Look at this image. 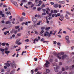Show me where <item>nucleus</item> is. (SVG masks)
I'll return each mask as SVG.
<instances>
[{"label": "nucleus", "instance_id": "nucleus-1", "mask_svg": "<svg viewBox=\"0 0 74 74\" xmlns=\"http://www.w3.org/2000/svg\"><path fill=\"white\" fill-rule=\"evenodd\" d=\"M10 64L12 67H15L16 68V64L14 63H10Z\"/></svg>", "mask_w": 74, "mask_h": 74}, {"label": "nucleus", "instance_id": "nucleus-2", "mask_svg": "<svg viewBox=\"0 0 74 74\" xmlns=\"http://www.w3.org/2000/svg\"><path fill=\"white\" fill-rule=\"evenodd\" d=\"M62 59L63 60V59H64V58H66V59H67V58H68L69 57L67 55H64L62 56Z\"/></svg>", "mask_w": 74, "mask_h": 74}, {"label": "nucleus", "instance_id": "nucleus-3", "mask_svg": "<svg viewBox=\"0 0 74 74\" xmlns=\"http://www.w3.org/2000/svg\"><path fill=\"white\" fill-rule=\"evenodd\" d=\"M8 62H10V61H7V63H5V65H6L7 67H9L10 66V64L8 63Z\"/></svg>", "mask_w": 74, "mask_h": 74}, {"label": "nucleus", "instance_id": "nucleus-4", "mask_svg": "<svg viewBox=\"0 0 74 74\" xmlns=\"http://www.w3.org/2000/svg\"><path fill=\"white\" fill-rule=\"evenodd\" d=\"M60 55H64V53H63V52H62L60 53H58V54H56V55H57V56H60Z\"/></svg>", "mask_w": 74, "mask_h": 74}, {"label": "nucleus", "instance_id": "nucleus-5", "mask_svg": "<svg viewBox=\"0 0 74 74\" xmlns=\"http://www.w3.org/2000/svg\"><path fill=\"white\" fill-rule=\"evenodd\" d=\"M53 7L55 8H57L59 7V5L57 4H55L53 5Z\"/></svg>", "mask_w": 74, "mask_h": 74}, {"label": "nucleus", "instance_id": "nucleus-6", "mask_svg": "<svg viewBox=\"0 0 74 74\" xmlns=\"http://www.w3.org/2000/svg\"><path fill=\"white\" fill-rule=\"evenodd\" d=\"M58 69H59V66H57L56 67V69L54 70L55 72H58Z\"/></svg>", "mask_w": 74, "mask_h": 74}, {"label": "nucleus", "instance_id": "nucleus-7", "mask_svg": "<svg viewBox=\"0 0 74 74\" xmlns=\"http://www.w3.org/2000/svg\"><path fill=\"white\" fill-rule=\"evenodd\" d=\"M0 15H2V17H4V14L3 13L1 10L0 11Z\"/></svg>", "mask_w": 74, "mask_h": 74}, {"label": "nucleus", "instance_id": "nucleus-8", "mask_svg": "<svg viewBox=\"0 0 74 74\" xmlns=\"http://www.w3.org/2000/svg\"><path fill=\"white\" fill-rule=\"evenodd\" d=\"M38 40H39L38 39H37V38H35L34 40V42L33 43L34 44H36V41H37V42H38Z\"/></svg>", "mask_w": 74, "mask_h": 74}, {"label": "nucleus", "instance_id": "nucleus-9", "mask_svg": "<svg viewBox=\"0 0 74 74\" xmlns=\"http://www.w3.org/2000/svg\"><path fill=\"white\" fill-rule=\"evenodd\" d=\"M65 17L66 19H70V17H69V16H68V15H67V14H66L65 15Z\"/></svg>", "mask_w": 74, "mask_h": 74}, {"label": "nucleus", "instance_id": "nucleus-10", "mask_svg": "<svg viewBox=\"0 0 74 74\" xmlns=\"http://www.w3.org/2000/svg\"><path fill=\"white\" fill-rule=\"evenodd\" d=\"M13 3L16 6H18V4H17V3H16V2L15 1H13Z\"/></svg>", "mask_w": 74, "mask_h": 74}, {"label": "nucleus", "instance_id": "nucleus-11", "mask_svg": "<svg viewBox=\"0 0 74 74\" xmlns=\"http://www.w3.org/2000/svg\"><path fill=\"white\" fill-rule=\"evenodd\" d=\"M74 67V65H73L72 66H71L69 67L70 70H73Z\"/></svg>", "mask_w": 74, "mask_h": 74}, {"label": "nucleus", "instance_id": "nucleus-12", "mask_svg": "<svg viewBox=\"0 0 74 74\" xmlns=\"http://www.w3.org/2000/svg\"><path fill=\"white\" fill-rule=\"evenodd\" d=\"M66 13L67 14H68V15H71V13L69 12L66 11Z\"/></svg>", "mask_w": 74, "mask_h": 74}, {"label": "nucleus", "instance_id": "nucleus-13", "mask_svg": "<svg viewBox=\"0 0 74 74\" xmlns=\"http://www.w3.org/2000/svg\"><path fill=\"white\" fill-rule=\"evenodd\" d=\"M52 17L53 18H54V16H55V17H57V15L55 14H53L52 15Z\"/></svg>", "mask_w": 74, "mask_h": 74}, {"label": "nucleus", "instance_id": "nucleus-14", "mask_svg": "<svg viewBox=\"0 0 74 74\" xmlns=\"http://www.w3.org/2000/svg\"><path fill=\"white\" fill-rule=\"evenodd\" d=\"M36 18L34 17L32 18V21H33V22H35V21H36Z\"/></svg>", "mask_w": 74, "mask_h": 74}, {"label": "nucleus", "instance_id": "nucleus-15", "mask_svg": "<svg viewBox=\"0 0 74 74\" xmlns=\"http://www.w3.org/2000/svg\"><path fill=\"white\" fill-rule=\"evenodd\" d=\"M10 23H11L10 21H7L5 22V24H6V25H7V24H10Z\"/></svg>", "mask_w": 74, "mask_h": 74}, {"label": "nucleus", "instance_id": "nucleus-16", "mask_svg": "<svg viewBox=\"0 0 74 74\" xmlns=\"http://www.w3.org/2000/svg\"><path fill=\"white\" fill-rule=\"evenodd\" d=\"M4 52L5 53L8 54V53H9L10 52L9 51H8L7 50L5 51Z\"/></svg>", "mask_w": 74, "mask_h": 74}, {"label": "nucleus", "instance_id": "nucleus-17", "mask_svg": "<svg viewBox=\"0 0 74 74\" xmlns=\"http://www.w3.org/2000/svg\"><path fill=\"white\" fill-rule=\"evenodd\" d=\"M65 39L66 40H69V37L68 36H66L65 37Z\"/></svg>", "mask_w": 74, "mask_h": 74}, {"label": "nucleus", "instance_id": "nucleus-18", "mask_svg": "<svg viewBox=\"0 0 74 74\" xmlns=\"http://www.w3.org/2000/svg\"><path fill=\"white\" fill-rule=\"evenodd\" d=\"M58 3L60 4H64L65 2L64 1H59L58 2Z\"/></svg>", "mask_w": 74, "mask_h": 74}, {"label": "nucleus", "instance_id": "nucleus-19", "mask_svg": "<svg viewBox=\"0 0 74 74\" xmlns=\"http://www.w3.org/2000/svg\"><path fill=\"white\" fill-rule=\"evenodd\" d=\"M19 40H17L16 42V44L18 45L19 43Z\"/></svg>", "mask_w": 74, "mask_h": 74}, {"label": "nucleus", "instance_id": "nucleus-20", "mask_svg": "<svg viewBox=\"0 0 74 74\" xmlns=\"http://www.w3.org/2000/svg\"><path fill=\"white\" fill-rule=\"evenodd\" d=\"M50 29H51V28L50 27H47L46 28L45 30L47 31V30H48Z\"/></svg>", "mask_w": 74, "mask_h": 74}, {"label": "nucleus", "instance_id": "nucleus-21", "mask_svg": "<svg viewBox=\"0 0 74 74\" xmlns=\"http://www.w3.org/2000/svg\"><path fill=\"white\" fill-rule=\"evenodd\" d=\"M46 72L47 73H50V70H49V69H47L46 70Z\"/></svg>", "mask_w": 74, "mask_h": 74}, {"label": "nucleus", "instance_id": "nucleus-22", "mask_svg": "<svg viewBox=\"0 0 74 74\" xmlns=\"http://www.w3.org/2000/svg\"><path fill=\"white\" fill-rule=\"evenodd\" d=\"M54 33L53 34V36H55V34H56V32H57V31L56 30L54 32Z\"/></svg>", "mask_w": 74, "mask_h": 74}, {"label": "nucleus", "instance_id": "nucleus-23", "mask_svg": "<svg viewBox=\"0 0 74 74\" xmlns=\"http://www.w3.org/2000/svg\"><path fill=\"white\" fill-rule=\"evenodd\" d=\"M65 70H67L69 69V67L67 66H66L65 67Z\"/></svg>", "mask_w": 74, "mask_h": 74}, {"label": "nucleus", "instance_id": "nucleus-24", "mask_svg": "<svg viewBox=\"0 0 74 74\" xmlns=\"http://www.w3.org/2000/svg\"><path fill=\"white\" fill-rule=\"evenodd\" d=\"M23 20V17H21L20 19V21L21 22H22Z\"/></svg>", "mask_w": 74, "mask_h": 74}, {"label": "nucleus", "instance_id": "nucleus-25", "mask_svg": "<svg viewBox=\"0 0 74 74\" xmlns=\"http://www.w3.org/2000/svg\"><path fill=\"white\" fill-rule=\"evenodd\" d=\"M66 40V43H67V44H69V43L70 42V40Z\"/></svg>", "mask_w": 74, "mask_h": 74}, {"label": "nucleus", "instance_id": "nucleus-26", "mask_svg": "<svg viewBox=\"0 0 74 74\" xmlns=\"http://www.w3.org/2000/svg\"><path fill=\"white\" fill-rule=\"evenodd\" d=\"M62 73V72L61 71H60L57 73V74H61Z\"/></svg>", "mask_w": 74, "mask_h": 74}, {"label": "nucleus", "instance_id": "nucleus-27", "mask_svg": "<svg viewBox=\"0 0 74 74\" xmlns=\"http://www.w3.org/2000/svg\"><path fill=\"white\" fill-rule=\"evenodd\" d=\"M54 12L55 14H56V13L58 12V11H57L56 10H54Z\"/></svg>", "mask_w": 74, "mask_h": 74}, {"label": "nucleus", "instance_id": "nucleus-28", "mask_svg": "<svg viewBox=\"0 0 74 74\" xmlns=\"http://www.w3.org/2000/svg\"><path fill=\"white\" fill-rule=\"evenodd\" d=\"M49 66V65H48V64L47 63L46 64H45V67H48Z\"/></svg>", "mask_w": 74, "mask_h": 74}, {"label": "nucleus", "instance_id": "nucleus-29", "mask_svg": "<svg viewBox=\"0 0 74 74\" xmlns=\"http://www.w3.org/2000/svg\"><path fill=\"white\" fill-rule=\"evenodd\" d=\"M19 26H16L15 29H18V28H19Z\"/></svg>", "mask_w": 74, "mask_h": 74}, {"label": "nucleus", "instance_id": "nucleus-30", "mask_svg": "<svg viewBox=\"0 0 74 74\" xmlns=\"http://www.w3.org/2000/svg\"><path fill=\"white\" fill-rule=\"evenodd\" d=\"M11 14V13H10V12H7L6 13V14H7V15H8V14Z\"/></svg>", "mask_w": 74, "mask_h": 74}, {"label": "nucleus", "instance_id": "nucleus-31", "mask_svg": "<svg viewBox=\"0 0 74 74\" xmlns=\"http://www.w3.org/2000/svg\"><path fill=\"white\" fill-rule=\"evenodd\" d=\"M47 36L48 37H50V36H51V34L49 33L47 34Z\"/></svg>", "mask_w": 74, "mask_h": 74}, {"label": "nucleus", "instance_id": "nucleus-32", "mask_svg": "<svg viewBox=\"0 0 74 74\" xmlns=\"http://www.w3.org/2000/svg\"><path fill=\"white\" fill-rule=\"evenodd\" d=\"M17 32H18V31L17 30L14 31V34H16V33H17Z\"/></svg>", "mask_w": 74, "mask_h": 74}, {"label": "nucleus", "instance_id": "nucleus-33", "mask_svg": "<svg viewBox=\"0 0 74 74\" xmlns=\"http://www.w3.org/2000/svg\"><path fill=\"white\" fill-rule=\"evenodd\" d=\"M20 49H21V48L19 47L18 49H16V51H20Z\"/></svg>", "mask_w": 74, "mask_h": 74}, {"label": "nucleus", "instance_id": "nucleus-34", "mask_svg": "<svg viewBox=\"0 0 74 74\" xmlns=\"http://www.w3.org/2000/svg\"><path fill=\"white\" fill-rule=\"evenodd\" d=\"M58 16H60V13L57 14V17H58Z\"/></svg>", "mask_w": 74, "mask_h": 74}, {"label": "nucleus", "instance_id": "nucleus-35", "mask_svg": "<svg viewBox=\"0 0 74 74\" xmlns=\"http://www.w3.org/2000/svg\"><path fill=\"white\" fill-rule=\"evenodd\" d=\"M50 62L51 63H52V62H53V59H50L49 60Z\"/></svg>", "mask_w": 74, "mask_h": 74}, {"label": "nucleus", "instance_id": "nucleus-36", "mask_svg": "<svg viewBox=\"0 0 74 74\" xmlns=\"http://www.w3.org/2000/svg\"><path fill=\"white\" fill-rule=\"evenodd\" d=\"M34 73V71L33 70H31V74H33V73Z\"/></svg>", "mask_w": 74, "mask_h": 74}, {"label": "nucleus", "instance_id": "nucleus-37", "mask_svg": "<svg viewBox=\"0 0 74 74\" xmlns=\"http://www.w3.org/2000/svg\"><path fill=\"white\" fill-rule=\"evenodd\" d=\"M1 45L2 46H5V43H2Z\"/></svg>", "mask_w": 74, "mask_h": 74}, {"label": "nucleus", "instance_id": "nucleus-38", "mask_svg": "<svg viewBox=\"0 0 74 74\" xmlns=\"http://www.w3.org/2000/svg\"><path fill=\"white\" fill-rule=\"evenodd\" d=\"M44 32V30H42L40 32V34H42V33H43Z\"/></svg>", "mask_w": 74, "mask_h": 74}, {"label": "nucleus", "instance_id": "nucleus-39", "mask_svg": "<svg viewBox=\"0 0 74 74\" xmlns=\"http://www.w3.org/2000/svg\"><path fill=\"white\" fill-rule=\"evenodd\" d=\"M42 73L41 72H37V74H41Z\"/></svg>", "mask_w": 74, "mask_h": 74}, {"label": "nucleus", "instance_id": "nucleus-40", "mask_svg": "<svg viewBox=\"0 0 74 74\" xmlns=\"http://www.w3.org/2000/svg\"><path fill=\"white\" fill-rule=\"evenodd\" d=\"M17 35L18 36H21V34L18 33L17 34Z\"/></svg>", "mask_w": 74, "mask_h": 74}, {"label": "nucleus", "instance_id": "nucleus-41", "mask_svg": "<svg viewBox=\"0 0 74 74\" xmlns=\"http://www.w3.org/2000/svg\"><path fill=\"white\" fill-rule=\"evenodd\" d=\"M60 17L61 18H63V15H60Z\"/></svg>", "mask_w": 74, "mask_h": 74}, {"label": "nucleus", "instance_id": "nucleus-42", "mask_svg": "<svg viewBox=\"0 0 74 74\" xmlns=\"http://www.w3.org/2000/svg\"><path fill=\"white\" fill-rule=\"evenodd\" d=\"M26 53V51H23L22 52V55H23V53Z\"/></svg>", "mask_w": 74, "mask_h": 74}, {"label": "nucleus", "instance_id": "nucleus-43", "mask_svg": "<svg viewBox=\"0 0 74 74\" xmlns=\"http://www.w3.org/2000/svg\"><path fill=\"white\" fill-rule=\"evenodd\" d=\"M58 7L59 8H62V6H61V5H58Z\"/></svg>", "mask_w": 74, "mask_h": 74}, {"label": "nucleus", "instance_id": "nucleus-44", "mask_svg": "<svg viewBox=\"0 0 74 74\" xmlns=\"http://www.w3.org/2000/svg\"><path fill=\"white\" fill-rule=\"evenodd\" d=\"M42 15H46V13L44 12L42 14Z\"/></svg>", "mask_w": 74, "mask_h": 74}, {"label": "nucleus", "instance_id": "nucleus-45", "mask_svg": "<svg viewBox=\"0 0 74 74\" xmlns=\"http://www.w3.org/2000/svg\"><path fill=\"white\" fill-rule=\"evenodd\" d=\"M5 51H7L8 50V48L7 47H6L4 49Z\"/></svg>", "mask_w": 74, "mask_h": 74}, {"label": "nucleus", "instance_id": "nucleus-46", "mask_svg": "<svg viewBox=\"0 0 74 74\" xmlns=\"http://www.w3.org/2000/svg\"><path fill=\"white\" fill-rule=\"evenodd\" d=\"M25 42H29V39H28L25 40Z\"/></svg>", "mask_w": 74, "mask_h": 74}, {"label": "nucleus", "instance_id": "nucleus-47", "mask_svg": "<svg viewBox=\"0 0 74 74\" xmlns=\"http://www.w3.org/2000/svg\"><path fill=\"white\" fill-rule=\"evenodd\" d=\"M42 1H39V3L40 4H42Z\"/></svg>", "mask_w": 74, "mask_h": 74}, {"label": "nucleus", "instance_id": "nucleus-48", "mask_svg": "<svg viewBox=\"0 0 74 74\" xmlns=\"http://www.w3.org/2000/svg\"><path fill=\"white\" fill-rule=\"evenodd\" d=\"M7 29V28H5V27H4L3 28V29H2V30L3 31L4 30H5V29Z\"/></svg>", "mask_w": 74, "mask_h": 74}, {"label": "nucleus", "instance_id": "nucleus-49", "mask_svg": "<svg viewBox=\"0 0 74 74\" xmlns=\"http://www.w3.org/2000/svg\"><path fill=\"white\" fill-rule=\"evenodd\" d=\"M25 25H27L28 24V22H27L26 23H25Z\"/></svg>", "mask_w": 74, "mask_h": 74}, {"label": "nucleus", "instance_id": "nucleus-50", "mask_svg": "<svg viewBox=\"0 0 74 74\" xmlns=\"http://www.w3.org/2000/svg\"><path fill=\"white\" fill-rule=\"evenodd\" d=\"M46 63H47V64H50V63H49V62L48 61H46Z\"/></svg>", "mask_w": 74, "mask_h": 74}, {"label": "nucleus", "instance_id": "nucleus-51", "mask_svg": "<svg viewBox=\"0 0 74 74\" xmlns=\"http://www.w3.org/2000/svg\"><path fill=\"white\" fill-rule=\"evenodd\" d=\"M62 74H67V73L66 72H64Z\"/></svg>", "mask_w": 74, "mask_h": 74}, {"label": "nucleus", "instance_id": "nucleus-52", "mask_svg": "<svg viewBox=\"0 0 74 74\" xmlns=\"http://www.w3.org/2000/svg\"><path fill=\"white\" fill-rule=\"evenodd\" d=\"M37 10H38V11H40V10H41V8H38V9Z\"/></svg>", "mask_w": 74, "mask_h": 74}, {"label": "nucleus", "instance_id": "nucleus-53", "mask_svg": "<svg viewBox=\"0 0 74 74\" xmlns=\"http://www.w3.org/2000/svg\"><path fill=\"white\" fill-rule=\"evenodd\" d=\"M1 51H2V52H4V49H1Z\"/></svg>", "mask_w": 74, "mask_h": 74}, {"label": "nucleus", "instance_id": "nucleus-54", "mask_svg": "<svg viewBox=\"0 0 74 74\" xmlns=\"http://www.w3.org/2000/svg\"><path fill=\"white\" fill-rule=\"evenodd\" d=\"M50 34H53V32L52 31H51L50 32Z\"/></svg>", "mask_w": 74, "mask_h": 74}, {"label": "nucleus", "instance_id": "nucleus-55", "mask_svg": "<svg viewBox=\"0 0 74 74\" xmlns=\"http://www.w3.org/2000/svg\"><path fill=\"white\" fill-rule=\"evenodd\" d=\"M50 4L51 5H54V3L51 2H50Z\"/></svg>", "mask_w": 74, "mask_h": 74}, {"label": "nucleus", "instance_id": "nucleus-56", "mask_svg": "<svg viewBox=\"0 0 74 74\" xmlns=\"http://www.w3.org/2000/svg\"><path fill=\"white\" fill-rule=\"evenodd\" d=\"M44 40V38H42L41 40L40 41H43Z\"/></svg>", "mask_w": 74, "mask_h": 74}, {"label": "nucleus", "instance_id": "nucleus-57", "mask_svg": "<svg viewBox=\"0 0 74 74\" xmlns=\"http://www.w3.org/2000/svg\"><path fill=\"white\" fill-rule=\"evenodd\" d=\"M45 29V27H42L41 28V30H44V29Z\"/></svg>", "mask_w": 74, "mask_h": 74}, {"label": "nucleus", "instance_id": "nucleus-58", "mask_svg": "<svg viewBox=\"0 0 74 74\" xmlns=\"http://www.w3.org/2000/svg\"><path fill=\"white\" fill-rule=\"evenodd\" d=\"M35 72H36L37 71H38V69H35Z\"/></svg>", "mask_w": 74, "mask_h": 74}, {"label": "nucleus", "instance_id": "nucleus-59", "mask_svg": "<svg viewBox=\"0 0 74 74\" xmlns=\"http://www.w3.org/2000/svg\"><path fill=\"white\" fill-rule=\"evenodd\" d=\"M42 11H43V12H45L46 10L44 9H43Z\"/></svg>", "mask_w": 74, "mask_h": 74}, {"label": "nucleus", "instance_id": "nucleus-60", "mask_svg": "<svg viewBox=\"0 0 74 74\" xmlns=\"http://www.w3.org/2000/svg\"><path fill=\"white\" fill-rule=\"evenodd\" d=\"M57 58L59 59H61V58L60 57H59V56H58Z\"/></svg>", "mask_w": 74, "mask_h": 74}, {"label": "nucleus", "instance_id": "nucleus-61", "mask_svg": "<svg viewBox=\"0 0 74 74\" xmlns=\"http://www.w3.org/2000/svg\"><path fill=\"white\" fill-rule=\"evenodd\" d=\"M1 72H4V69H2L1 70Z\"/></svg>", "mask_w": 74, "mask_h": 74}, {"label": "nucleus", "instance_id": "nucleus-62", "mask_svg": "<svg viewBox=\"0 0 74 74\" xmlns=\"http://www.w3.org/2000/svg\"><path fill=\"white\" fill-rule=\"evenodd\" d=\"M62 71H64V68L63 67L62 68Z\"/></svg>", "mask_w": 74, "mask_h": 74}, {"label": "nucleus", "instance_id": "nucleus-63", "mask_svg": "<svg viewBox=\"0 0 74 74\" xmlns=\"http://www.w3.org/2000/svg\"><path fill=\"white\" fill-rule=\"evenodd\" d=\"M45 5L43 4L42 5V7H45Z\"/></svg>", "mask_w": 74, "mask_h": 74}, {"label": "nucleus", "instance_id": "nucleus-64", "mask_svg": "<svg viewBox=\"0 0 74 74\" xmlns=\"http://www.w3.org/2000/svg\"><path fill=\"white\" fill-rule=\"evenodd\" d=\"M72 17H74V14H71Z\"/></svg>", "mask_w": 74, "mask_h": 74}]
</instances>
